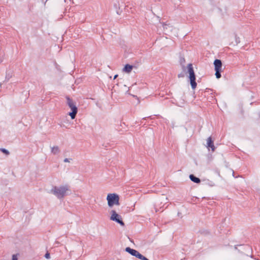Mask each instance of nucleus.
<instances>
[{
	"label": "nucleus",
	"instance_id": "1",
	"mask_svg": "<svg viewBox=\"0 0 260 260\" xmlns=\"http://www.w3.org/2000/svg\"><path fill=\"white\" fill-rule=\"evenodd\" d=\"M70 191V190L68 185L54 186L51 190V192L59 199L69 194Z\"/></svg>",
	"mask_w": 260,
	"mask_h": 260
},
{
	"label": "nucleus",
	"instance_id": "2",
	"mask_svg": "<svg viewBox=\"0 0 260 260\" xmlns=\"http://www.w3.org/2000/svg\"><path fill=\"white\" fill-rule=\"evenodd\" d=\"M188 69V73L189 74V78L190 80L191 88L194 89L197 87V84L196 82V76L194 72L192 64L189 63L187 66Z\"/></svg>",
	"mask_w": 260,
	"mask_h": 260
},
{
	"label": "nucleus",
	"instance_id": "3",
	"mask_svg": "<svg viewBox=\"0 0 260 260\" xmlns=\"http://www.w3.org/2000/svg\"><path fill=\"white\" fill-rule=\"evenodd\" d=\"M108 206L110 207L114 205H119V197L116 193H109L107 197Z\"/></svg>",
	"mask_w": 260,
	"mask_h": 260
},
{
	"label": "nucleus",
	"instance_id": "4",
	"mask_svg": "<svg viewBox=\"0 0 260 260\" xmlns=\"http://www.w3.org/2000/svg\"><path fill=\"white\" fill-rule=\"evenodd\" d=\"M67 104L68 106L71 108L72 112L69 113V115L71 116L72 119H74L77 113V108L75 103L73 102V101L69 97H67Z\"/></svg>",
	"mask_w": 260,
	"mask_h": 260
},
{
	"label": "nucleus",
	"instance_id": "5",
	"mask_svg": "<svg viewBox=\"0 0 260 260\" xmlns=\"http://www.w3.org/2000/svg\"><path fill=\"white\" fill-rule=\"evenodd\" d=\"M214 65L215 67V76L217 79H219L221 77V74L220 72L221 71L222 68V62L219 59H215L214 61Z\"/></svg>",
	"mask_w": 260,
	"mask_h": 260
},
{
	"label": "nucleus",
	"instance_id": "6",
	"mask_svg": "<svg viewBox=\"0 0 260 260\" xmlns=\"http://www.w3.org/2000/svg\"><path fill=\"white\" fill-rule=\"evenodd\" d=\"M110 219L116 221L122 226L124 225V223L121 219V216L117 214L115 210H112L111 211Z\"/></svg>",
	"mask_w": 260,
	"mask_h": 260
},
{
	"label": "nucleus",
	"instance_id": "7",
	"mask_svg": "<svg viewBox=\"0 0 260 260\" xmlns=\"http://www.w3.org/2000/svg\"><path fill=\"white\" fill-rule=\"evenodd\" d=\"M207 147L211 148L212 152L214 151L215 149V147L214 145V143L212 140L211 137H209L207 139Z\"/></svg>",
	"mask_w": 260,
	"mask_h": 260
},
{
	"label": "nucleus",
	"instance_id": "8",
	"mask_svg": "<svg viewBox=\"0 0 260 260\" xmlns=\"http://www.w3.org/2000/svg\"><path fill=\"white\" fill-rule=\"evenodd\" d=\"M125 250L126 252H128L131 255L135 256H136V255L138 252L137 250H136L135 249H132L130 247H126L125 249Z\"/></svg>",
	"mask_w": 260,
	"mask_h": 260
},
{
	"label": "nucleus",
	"instance_id": "9",
	"mask_svg": "<svg viewBox=\"0 0 260 260\" xmlns=\"http://www.w3.org/2000/svg\"><path fill=\"white\" fill-rule=\"evenodd\" d=\"M133 66L129 64H126L123 69V71L127 73H129L133 70Z\"/></svg>",
	"mask_w": 260,
	"mask_h": 260
},
{
	"label": "nucleus",
	"instance_id": "10",
	"mask_svg": "<svg viewBox=\"0 0 260 260\" xmlns=\"http://www.w3.org/2000/svg\"><path fill=\"white\" fill-rule=\"evenodd\" d=\"M60 152L59 148L58 146H53L51 147V153L53 154L57 155Z\"/></svg>",
	"mask_w": 260,
	"mask_h": 260
},
{
	"label": "nucleus",
	"instance_id": "11",
	"mask_svg": "<svg viewBox=\"0 0 260 260\" xmlns=\"http://www.w3.org/2000/svg\"><path fill=\"white\" fill-rule=\"evenodd\" d=\"M189 178L192 181L197 183H199L201 182L200 179L199 178L195 177L193 175H190Z\"/></svg>",
	"mask_w": 260,
	"mask_h": 260
},
{
	"label": "nucleus",
	"instance_id": "12",
	"mask_svg": "<svg viewBox=\"0 0 260 260\" xmlns=\"http://www.w3.org/2000/svg\"><path fill=\"white\" fill-rule=\"evenodd\" d=\"M0 150L6 155L9 154V152L8 150L4 148H1Z\"/></svg>",
	"mask_w": 260,
	"mask_h": 260
},
{
	"label": "nucleus",
	"instance_id": "13",
	"mask_svg": "<svg viewBox=\"0 0 260 260\" xmlns=\"http://www.w3.org/2000/svg\"><path fill=\"white\" fill-rule=\"evenodd\" d=\"M143 256V255H142L141 253H140L139 252H138L136 257L139 258V259H141L142 257Z\"/></svg>",
	"mask_w": 260,
	"mask_h": 260
},
{
	"label": "nucleus",
	"instance_id": "14",
	"mask_svg": "<svg viewBox=\"0 0 260 260\" xmlns=\"http://www.w3.org/2000/svg\"><path fill=\"white\" fill-rule=\"evenodd\" d=\"M12 260H18L17 255L13 254L12 255Z\"/></svg>",
	"mask_w": 260,
	"mask_h": 260
},
{
	"label": "nucleus",
	"instance_id": "15",
	"mask_svg": "<svg viewBox=\"0 0 260 260\" xmlns=\"http://www.w3.org/2000/svg\"><path fill=\"white\" fill-rule=\"evenodd\" d=\"M71 160H72V159L66 158L64 159L63 161L64 162H70Z\"/></svg>",
	"mask_w": 260,
	"mask_h": 260
},
{
	"label": "nucleus",
	"instance_id": "16",
	"mask_svg": "<svg viewBox=\"0 0 260 260\" xmlns=\"http://www.w3.org/2000/svg\"><path fill=\"white\" fill-rule=\"evenodd\" d=\"M45 257L47 259H49L50 258V254L48 253V252H47L45 255Z\"/></svg>",
	"mask_w": 260,
	"mask_h": 260
},
{
	"label": "nucleus",
	"instance_id": "17",
	"mask_svg": "<svg viewBox=\"0 0 260 260\" xmlns=\"http://www.w3.org/2000/svg\"><path fill=\"white\" fill-rule=\"evenodd\" d=\"M11 77H12V75H11L7 74V75H6V78L7 80H9V79Z\"/></svg>",
	"mask_w": 260,
	"mask_h": 260
},
{
	"label": "nucleus",
	"instance_id": "18",
	"mask_svg": "<svg viewBox=\"0 0 260 260\" xmlns=\"http://www.w3.org/2000/svg\"><path fill=\"white\" fill-rule=\"evenodd\" d=\"M141 259H142V260H149L147 258H146V257H145L144 256L142 257V258Z\"/></svg>",
	"mask_w": 260,
	"mask_h": 260
},
{
	"label": "nucleus",
	"instance_id": "19",
	"mask_svg": "<svg viewBox=\"0 0 260 260\" xmlns=\"http://www.w3.org/2000/svg\"><path fill=\"white\" fill-rule=\"evenodd\" d=\"M118 76L117 75H115L114 77V79H116L117 78V77Z\"/></svg>",
	"mask_w": 260,
	"mask_h": 260
}]
</instances>
